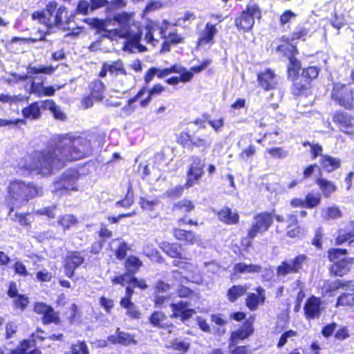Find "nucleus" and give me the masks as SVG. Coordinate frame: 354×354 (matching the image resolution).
I'll return each mask as SVG.
<instances>
[{
    "instance_id": "f03ea898",
    "label": "nucleus",
    "mask_w": 354,
    "mask_h": 354,
    "mask_svg": "<svg viewBox=\"0 0 354 354\" xmlns=\"http://www.w3.org/2000/svg\"><path fill=\"white\" fill-rule=\"evenodd\" d=\"M73 14H69L65 6H58V3L55 1L48 2L45 10L35 12L32 15V19H37L48 28L57 27L63 30L71 28L70 24L73 21Z\"/></svg>"
},
{
    "instance_id": "13d9d810",
    "label": "nucleus",
    "mask_w": 354,
    "mask_h": 354,
    "mask_svg": "<svg viewBox=\"0 0 354 354\" xmlns=\"http://www.w3.org/2000/svg\"><path fill=\"white\" fill-rule=\"evenodd\" d=\"M57 208V206L53 205L49 207H46L41 208L39 209H37L36 211V214L38 215H45L48 216V218H53L55 217V211Z\"/></svg>"
},
{
    "instance_id": "9b49d317",
    "label": "nucleus",
    "mask_w": 354,
    "mask_h": 354,
    "mask_svg": "<svg viewBox=\"0 0 354 354\" xmlns=\"http://www.w3.org/2000/svg\"><path fill=\"white\" fill-rule=\"evenodd\" d=\"M205 161L198 157L192 158V163L187 174L186 186L192 187L203 176Z\"/></svg>"
},
{
    "instance_id": "09e8293b",
    "label": "nucleus",
    "mask_w": 354,
    "mask_h": 354,
    "mask_svg": "<svg viewBox=\"0 0 354 354\" xmlns=\"http://www.w3.org/2000/svg\"><path fill=\"white\" fill-rule=\"evenodd\" d=\"M321 201V197L319 194H308L304 200V205L305 207L307 208H313L316 206H317Z\"/></svg>"
},
{
    "instance_id": "774afa93",
    "label": "nucleus",
    "mask_w": 354,
    "mask_h": 354,
    "mask_svg": "<svg viewBox=\"0 0 354 354\" xmlns=\"http://www.w3.org/2000/svg\"><path fill=\"white\" fill-rule=\"evenodd\" d=\"M90 9V3L85 0H81L79 1L77 6V12L82 15H87L88 10Z\"/></svg>"
},
{
    "instance_id": "2eb2a0df",
    "label": "nucleus",
    "mask_w": 354,
    "mask_h": 354,
    "mask_svg": "<svg viewBox=\"0 0 354 354\" xmlns=\"http://www.w3.org/2000/svg\"><path fill=\"white\" fill-rule=\"evenodd\" d=\"M84 261V257L81 255L80 252H73L68 254L65 261V274L71 278L74 274V271L80 266H81Z\"/></svg>"
},
{
    "instance_id": "58836bf2",
    "label": "nucleus",
    "mask_w": 354,
    "mask_h": 354,
    "mask_svg": "<svg viewBox=\"0 0 354 354\" xmlns=\"http://www.w3.org/2000/svg\"><path fill=\"white\" fill-rule=\"evenodd\" d=\"M164 90L165 88L162 85L159 84L154 85L151 88L147 90L148 96L140 102V106L142 107L147 106L153 96L160 94Z\"/></svg>"
},
{
    "instance_id": "423d86ee",
    "label": "nucleus",
    "mask_w": 354,
    "mask_h": 354,
    "mask_svg": "<svg viewBox=\"0 0 354 354\" xmlns=\"http://www.w3.org/2000/svg\"><path fill=\"white\" fill-rule=\"evenodd\" d=\"M272 222L273 216L270 213L262 212L256 215L249 230L248 237L253 239L258 234L266 232L271 226Z\"/></svg>"
},
{
    "instance_id": "a211bd4d",
    "label": "nucleus",
    "mask_w": 354,
    "mask_h": 354,
    "mask_svg": "<svg viewBox=\"0 0 354 354\" xmlns=\"http://www.w3.org/2000/svg\"><path fill=\"white\" fill-rule=\"evenodd\" d=\"M257 294L249 293L245 300L247 307L252 311L258 308L259 304H263L266 299L265 290L259 286L256 289Z\"/></svg>"
},
{
    "instance_id": "bf43d9fd",
    "label": "nucleus",
    "mask_w": 354,
    "mask_h": 354,
    "mask_svg": "<svg viewBox=\"0 0 354 354\" xmlns=\"http://www.w3.org/2000/svg\"><path fill=\"white\" fill-rule=\"evenodd\" d=\"M58 319L54 310L49 307V310H46L43 317V323L45 324L56 322Z\"/></svg>"
},
{
    "instance_id": "2f4dec72",
    "label": "nucleus",
    "mask_w": 354,
    "mask_h": 354,
    "mask_svg": "<svg viewBox=\"0 0 354 354\" xmlns=\"http://www.w3.org/2000/svg\"><path fill=\"white\" fill-rule=\"evenodd\" d=\"M109 341L113 344L118 343L124 346L131 343H136V341L131 335L127 333L120 332L119 329L117 330L116 335L109 337Z\"/></svg>"
},
{
    "instance_id": "412c9836",
    "label": "nucleus",
    "mask_w": 354,
    "mask_h": 354,
    "mask_svg": "<svg viewBox=\"0 0 354 354\" xmlns=\"http://www.w3.org/2000/svg\"><path fill=\"white\" fill-rule=\"evenodd\" d=\"M217 32L215 24L207 23L198 38V44L203 46L212 42Z\"/></svg>"
},
{
    "instance_id": "4be33fe9",
    "label": "nucleus",
    "mask_w": 354,
    "mask_h": 354,
    "mask_svg": "<svg viewBox=\"0 0 354 354\" xmlns=\"http://www.w3.org/2000/svg\"><path fill=\"white\" fill-rule=\"evenodd\" d=\"M169 23L164 20L161 26H156L158 29L161 37L166 39L171 44H178L183 42V37L178 35L176 32H170L167 35V28Z\"/></svg>"
},
{
    "instance_id": "052dcab7",
    "label": "nucleus",
    "mask_w": 354,
    "mask_h": 354,
    "mask_svg": "<svg viewBox=\"0 0 354 354\" xmlns=\"http://www.w3.org/2000/svg\"><path fill=\"white\" fill-rule=\"evenodd\" d=\"M29 303L28 298L24 295H19L16 299L14 300V304L17 308L24 310Z\"/></svg>"
},
{
    "instance_id": "864d4df0",
    "label": "nucleus",
    "mask_w": 354,
    "mask_h": 354,
    "mask_svg": "<svg viewBox=\"0 0 354 354\" xmlns=\"http://www.w3.org/2000/svg\"><path fill=\"white\" fill-rule=\"evenodd\" d=\"M267 151L275 158H284L288 155V151L281 147L268 149Z\"/></svg>"
},
{
    "instance_id": "1a4fd4ad",
    "label": "nucleus",
    "mask_w": 354,
    "mask_h": 354,
    "mask_svg": "<svg viewBox=\"0 0 354 354\" xmlns=\"http://www.w3.org/2000/svg\"><path fill=\"white\" fill-rule=\"evenodd\" d=\"M141 35L142 33L138 30L136 32L129 30L123 33L122 37L126 39L123 50L129 53L145 52L146 47L140 43Z\"/></svg>"
},
{
    "instance_id": "49530a36",
    "label": "nucleus",
    "mask_w": 354,
    "mask_h": 354,
    "mask_svg": "<svg viewBox=\"0 0 354 354\" xmlns=\"http://www.w3.org/2000/svg\"><path fill=\"white\" fill-rule=\"evenodd\" d=\"M334 12L335 15L331 19V24L334 28L339 30L347 24L345 15L346 13L342 12H339V13H338L335 9Z\"/></svg>"
},
{
    "instance_id": "e2e57ef3",
    "label": "nucleus",
    "mask_w": 354,
    "mask_h": 354,
    "mask_svg": "<svg viewBox=\"0 0 354 354\" xmlns=\"http://www.w3.org/2000/svg\"><path fill=\"white\" fill-rule=\"evenodd\" d=\"M297 333L292 330H288L283 333L277 344L278 348L283 347L288 342V339L296 336Z\"/></svg>"
},
{
    "instance_id": "c85d7f7f",
    "label": "nucleus",
    "mask_w": 354,
    "mask_h": 354,
    "mask_svg": "<svg viewBox=\"0 0 354 354\" xmlns=\"http://www.w3.org/2000/svg\"><path fill=\"white\" fill-rule=\"evenodd\" d=\"M348 241L351 246H354V221L347 225L345 231H341L336 239L337 244H342Z\"/></svg>"
},
{
    "instance_id": "ea45409f",
    "label": "nucleus",
    "mask_w": 354,
    "mask_h": 354,
    "mask_svg": "<svg viewBox=\"0 0 354 354\" xmlns=\"http://www.w3.org/2000/svg\"><path fill=\"white\" fill-rule=\"evenodd\" d=\"M348 261L344 259L337 261L333 266L332 272L337 276H342L348 271Z\"/></svg>"
},
{
    "instance_id": "4d7b16f0",
    "label": "nucleus",
    "mask_w": 354,
    "mask_h": 354,
    "mask_svg": "<svg viewBox=\"0 0 354 354\" xmlns=\"http://www.w3.org/2000/svg\"><path fill=\"white\" fill-rule=\"evenodd\" d=\"M319 75V68L316 66H309L306 69H304L301 73L303 77L308 80H313L316 78Z\"/></svg>"
},
{
    "instance_id": "bb28decb",
    "label": "nucleus",
    "mask_w": 354,
    "mask_h": 354,
    "mask_svg": "<svg viewBox=\"0 0 354 354\" xmlns=\"http://www.w3.org/2000/svg\"><path fill=\"white\" fill-rule=\"evenodd\" d=\"M41 107L43 109L50 110L55 119L59 120H64L66 119L65 113L53 100H46L41 101Z\"/></svg>"
},
{
    "instance_id": "5fc2aeb1",
    "label": "nucleus",
    "mask_w": 354,
    "mask_h": 354,
    "mask_svg": "<svg viewBox=\"0 0 354 354\" xmlns=\"http://www.w3.org/2000/svg\"><path fill=\"white\" fill-rule=\"evenodd\" d=\"M184 188L181 185H177L175 187L167 190L164 195L168 198H176L180 197L183 193Z\"/></svg>"
},
{
    "instance_id": "e433bc0d",
    "label": "nucleus",
    "mask_w": 354,
    "mask_h": 354,
    "mask_svg": "<svg viewBox=\"0 0 354 354\" xmlns=\"http://www.w3.org/2000/svg\"><path fill=\"white\" fill-rule=\"evenodd\" d=\"M117 245V248L115 250V254L118 259H123L127 255L128 250V246L125 242L121 239H114L111 243V248Z\"/></svg>"
},
{
    "instance_id": "7c9ffc66",
    "label": "nucleus",
    "mask_w": 354,
    "mask_h": 354,
    "mask_svg": "<svg viewBox=\"0 0 354 354\" xmlns=\"http://www.w3.org/2000/svg\"><path fill=\"white\" fill-rule=\"evenodd\" d=\"M156 68H155V67L150 68L148 70V71L146 73L145 77V86H144L142 87V88L138 91V93L136 94V95L135 97L129 100V104L136 102L138 99H140L145 95V93L147 92V85L151 82V80H153L154 76L156 75Z\"/></svg>"
},
{
    "instance_id": "680f3d73",
    "label": "nucleus",
    "mask_w": 354,
    "mask_h": 354,
    "mask_svg": "<svg viewBox=\"0 0 354 354\" xmlns=\"http://www.w3.org/2000/svg\"><path fill=\"white\" fill-rule=\"evenodd\" d=\"M308 36V31L303 28L296 29L292 34V40L301 39L305 40Z\"/></svg>"
},
{
    "instance_id": "f3484780",
    "label": "nucleus",
    "mask_w": 354,
    "mask_h": 354,
    "mask_svg": "<svg viewBox=\"0 0 354 354\" xmlns=\"http://www.w3.org/2000/svg\"><path fill=\"white\" fill-rule=\"evenodd\" d=\"M333 121L339 124L342 131L348 135H354V118L343 113H337Z\"/></svg>"
},
{
    "instance_id": "f8f14e48",
    "label": "nucleus",
    "mask_w": 354,
    "mask_h": 354,
    "mask_svg": "<svg viewBox=\"0 0 354 354\" xmlns=\"http://www.w3.org/2000/svg\"><path fill=\"white\" fill-rule=\"evenodd\" d=\"M56 68L52 66H44V65H39V66H29L27 68V74L26 75H17L15 74L14 76L15 79L19 81H26L27 80H30L31 82L32 80H37L38 79L37 76H33V75L37 74H45V75H51L55 71Z\"/></svg>"
},
{
    "instance_id": "3c124183",
    "label": "nucleus",
    "mask_w": 354,
    "mask_h": 354,
    "mask_svg": "<svg viewBox=\"0 0 354 354\" xmlns=\"http://www.w3.org/2000/svg\"><path fill=\"white\" fill-rule=\"evenodd\" d=\"M194 209V205L192 202L189 200L180 201L175 205V209L179 210L181 212H189Z\"/></svg>"
},
{
    "instance_id": "603ef678",
    "label": "nucleus",
    "mask_w": 354,
    "mask_h": 354,
    "mask_svg": "<svg viewBox=\"0 0 354 354\" xmlns=\"http://www.w3.org/2000/svg\"><path fill=\"white\" fill-rule=\"evenodd\" d=\"M288 236L290 238L299 237L301 234H304V230L297 225H292V224H288L287 226V232Z\"/></svg>"
},
{
    "instance_id": "ddd939ff",
    "label": "nucleus",
    "mask_w": 354,
    "mask_h": 354,
    "mask_svg": "<svg viewBox=\"0 0 354 354\" xmlns=\"http://www.w3.org/2000/svg\"><path fill=\"white\" fill-rule=\"evenodd\" d=\"M322 300L315 296L309 297L304 306V315L307 319H317L320 317L322 311Z\"/></svg>"
},
{
    "instance_id": "a18cd8bd",
    "label": "nucleus",
    "mask_w": 354,
    "mask_h": 354,
    "mask_svg": "<svg viewBox=\"0 0 354 354\" xmlns=\"http://www.w3.org/2000/svg\"><path fill=\"white\" fill-rule=\"evenodd\" d=\"M77 223V218L73 214H66L58 220V223L63 227L64 230H68Z\"/></svg>"
},
{
    "instance_id": "0eeeda50",
    "label": "nucleus",
    "mask_w": 354,
    "mask_h": 354,
    "mask_svg": "<svg viewBox=\"0 0 354 354\" xmlns=\"http://www.w3.org/2000/svg\"><path fill=\"white\" fill-rule=\"evenodd\" d=\"M306 257L300 254L292 259L284 261L278 266L277 274L278 277H285L288 274L298 273L303 268Z\"/></svg>"
},
{
    "instance_id": "393cba45",
    "label": "nucleus",
    "mask_w": 354,
    "mask_h": 354,
    "mask_svg": "<svg viewBox=\"0 0 354 354\" xmlns=\"http://www.w3.org/2000/svg\"><path fill=\"white\" fill-rule=\"evenodd\" d=\"M41 107V102H33L22 109V114L26 119L36 120L40 118Z\"/></svg>"
},
{
    "instance_id": "6ab92c4d",
    "label": "nucleus",
    "mask_w": 354,
    "mask_h": 354,
    "mask_svg": "<svg viewBox=\"0 0 354 354\" xmlns=\"http://www.w3.org/2000/svg\"><path fill=\"white\" fill-rule=\"evenodd\" d=\"M351 281H341L339 279L333 281H328L324 283L322 290L324 292L325 295L333 297L338 290L341 289L342 290H344L346 286H349L351 285Z\"/></svg>"
},
{
    "instance_id": "37998d69",
    "label": "nucleus",
    "mask_w": 354,
    "mask_h": 354,
    "mask_svg": "<svg viewBox=\"0 0 354 354\" xmlns=\"http://www.w3.org/2000/svg\"><path fill=\"white\" fill-rule=\"evenodd\" d=\"M125 266L129 272L135 274L142 266V262L138 258L134 256H130L127 258Z\"/></svg>"
},
{
    "instance_id": "f704fd0d",
    "label": "nucleus",
    "mask_w": 354,
    "mask_h": 354,
    "mask_svg": "<svg viewBox=\"0 0 354 354\" xmlns=\"http://www.w3.org/2000/svg\"><path fill=\"white\" fill-rule=\"evenodd\" d=\"M316 183L319 186L324 196L326 198L330 197V195L337 189V187L333 183L324 178H317Z\"/></svg>"
},
{
    "instance_id": "20e7f679",
    "label": "nucleus",
    "mask_w": 354,
    "mask_h": 354,
    "mask_svg": "<svg viewBox=\"0 0 354 354\" xmlns=\"http://www.w3.org/2000/svg\"><path fill=\"white\" fill-rule=\"evenodd\" d=\"M261 17V10L257 5L251 3L247 6L239 17L236 19L235 24L238 28L244 31L250 30L254 24L255 19Z\"/></svg>"
},
{
    "instance_id": "de8ad7c7",
    "label": "nucleus",
    "mask_w": 354,
    "mask_h": 354,
    "mask_svg": "<svg viewBox=\"0 0 354 354\" xmlns=\"http://www.w3.org/2000/svg\"><path fill=\"white\" fill-rule=\"evenodd\" d=\"M71 354H89L88 348L84 341H78L71 346Z\"/></svg>"
},
{
    "instance_id": "0e129e2a",
    "label": "nucleus",
    "mask_w": 354,
    "mask_h": 354,
    "mask_svg": "<svg viewBox=\"0 0 354 354\" xmlns=\"http://www.w3.org/2000/svg\"><path fill=\"white\" fill-rule=\"evenodd\" d=\"M256 149L254 145H250L248 148L244 149L242 152L239 154V158L241 160H247L254 155Z\"/></svg>"
},
{
    "instance_id": "8fccbe9b",
    "label": "nucleus",
    "mask_w": 354,
    "mask_h": 354,
    "mask_svg": "<svg viewBox=\"0 0 354 354\" xmlns=\"http://www.w3.org/2000/svg\"><path fill=\"white\" fill-rule=\"evenodd\" d=\"M289 76H296L300 69V62L293 56L289 57V65L288 67Z\"/></svg>"
},
{
    "instance_id": "c756f323",
    "label": "nucleus",
    "mask_w": 354,
    "mask_h": 354,
    "mask_svg": "<svg viewBox=\"0 0 354 354\" xmlns=\"http://www.w3.org/2000/svg\"><path fill=\"white\" fill-rule=\"evenodd\" d=\"M248 288L246 284L233 286L228 289L227 298L230 302H235L239 297L246 294Z\"/></svg>"
},
{
    "instance_id": "f257e3e1",
    "label": "nucleus",
    "mask_w": 354,
    "mask_h": 354,
    "mask_svg": "<svg viewBox=\"0 0 354 354\" xmlns=\"http://www.w3.org/2000/svg\"><path fill=\"white\" fill-rule=\"evenodd\" d=\"M93 138L91 133L56 136L44 151H35L27 160L21 161L19 166L30 174L48 175L53 169L63 167L66 162L90 156Z\"/></svg>"
},
{
    "instance_id": "aec40b11",
    "label": "nucleus",
    "mask_w": 354,
    "mask_h": 354,
    "mask_svg": "<svg viewBox=\"0 0 354 354\" xmlns=\"http://www.w3.org/2000/svg\"><path fill=\"white\" fill-rule=\"evenodd\" d=\"M344 292L337 298L335 306H348L354 305V283L351 281L349 286L343 290Z\"/></svg>"
},
{
    "instance_id": "473e14b6",
    "label": "nucleus",
    "mask_w": 354,
    "mask_h": 354,
    "mask_svg": "<svg viewBox=\"0 0 354 354\" xmlns=\"http://www.w3.org/2000/svg\"><path fill=\"white\" fill-rule=\"evenodd\" d=\"M160 248L169 257L172 258L183 259L181 256V246L177 243L162 242Z\"/></svg>"
},
{
    "instance_id": "6e6d98bb",
    "label": "nucleus",
    "mask_w": 354,
    "mask_h": 354,
    "mask_svg": "<svg viewBox=\"0 0 354 354\" xmlns=\"http://www.w3.org/2000/svg\"><path fill=\"white\" fill-rule=\"evenodd\" d=\"M323 216L335 219L341 216L340 210L337 207H328L322 210Z\"/></svg>"
},
{
    "instance_id": "4c0bfd02",
    "label": "nucleus",
    "mask_w": 354,
    "mask_h": 354,
    "mask_svg": "<svg viewBox=\"0 0 354 354\" xmlns=\"http://www.w3.org/2000/svg\"><path fill=\"white\" fill-rule=\"evenodd\" d=\"M354 7V0H334V9L339 12H347Z\"/></svg>"
},
{
    "instance_id": "dca6fc26",
    "label": "nucleus",
    "mask_w": 354,
    "mask_h": 354,
    "mask_svg": "<svg viewBox=\"0 0 354 354\" xmlns=\"http://www.w3.org/2000/svg\"><path fill=\"white\" fill-rule=\"evenodd\" d=\"M257 81L264 90H272L277 84V77L272 70L266 69L258 74Z\"/></svg>"
},
{
    "instance_id": "39448f33",
    "label": "nucleus",
    "mask_w": 354,
    "mask_h": 354,
    "mask_svg": "<svg viewBox=\"0 0 354 354\" xmlns=\"http://www.w3.org/2000/svg\"><path fill=\"white\" fill-rule=\"evenodd\" d=\"M332 97L339 104L346 109L354 108V96L352 90L345 84L336 83L334 84Z\"/></svg>"
},
{
    "instance_id": "5701e85b",
    "label": "nucleus",
    "mask_w": 354,
    "mask_h": 354,
    "mask_svg": "<svg viewBox=\"0 0 354 354\" xmlns=\"http://www.w3.org/2000/svg\"><path fill=\"white\" fill-rule=\"evenodd\" d=\"M39 333V331H37ZM32 339L24 340L21 344V347L19 348V354H41V351L38 348H35V341L36 337L39 338L40 339H43L44 337L39 336L38 334H33L32 336Z\"/></svg>"
},
{
    "instance_id": "7ed1b4c3",
    "label": "nucleus",
    "mask_w": 354,
    "mask_h": 354,
    "mask_svg": "<svg viewBox=\"0 0 354 354\" xmlns=\"http://www.w3.org/2000/svg\"><path fill=\"white\" fill-rule=\"evenodd\" d=\"M39 190L31 183L15 180L8 187L9 196L12 200V205L15 207L21 206L30 199L39 195Z\"/></svg>"
},
{
    "instance_id": "c9c22d12",
    "label": "nucleus",
    "mask_w": 354,
    "mask_h": 354,
    "mask_svg": "<svg viewBox=\"0 0 354 354\" xmlns=\"http://www.w3.org/2000/svg\"><path fill=\"white\" fill-rule=\"evenodd\" d=\"M109 73L111 75H127L126 70L122 60L118 59L116 61L106 62Z\"/></svg>"
},
{
    "instance_id": "a878e982",
    "label": "nucleus",
    "mask_w": 354,
    "mask_h": 354,
    "mask_svg": "<svg viewBox=\"0 0 354 354\" xmlns=\"http://www.w3.org/2000/svg\"><path fill=\"white\" fill-rule=\"evenodd\" d=\"M218 216L221 221L228 225L236 224L239 220V214L228 207L221 209L218 212Z\"/></svg>"
},
{
    "instance_id": "4468645a",
    "label": "nucleus",
    "mask_w": 354,
    "mask_h": 354,
    "mask_svg": "<svg viewBox=\"0 0 354 354\" xmlns=\"http://www.w3.org/2000/svg\"><path fill=\"white\" fill-rule=\"evenodd\" d=\"M171 307L173 317L180 318L181 321L189 319L195 313V310L191 308L190 304L183 301L171 304Z\"/></svg>"
},
{
    "instance_id": "a19ab883",
    "label": "nucleus",
    "mask_w": 354,
    "mask_h": 354,
    "mask_svg": "<svg viewBox=\"0 0 354 354\" xmlns=\"http://www.w3.org/2000/svg\"><path fill=\"white\" fill-rule=\"evenodd\" d=\"M14 207H15L12 206L10 208L9 214H8L10 219L14 221H17L21 226L29 225L31 223L30 219L27 217L29 215V214H24L21 213H15V214H12Z\"/></svg>"
},
{
    "instance_id": "69168bd1",
    "label": "nucleus",
    "mask_w": 354,
    "mask_h": 354,
    "mask_svg": "<svg viewBox=\"0 0 354 354\" xmlns=\"http://www.w3.org/2000/svg\"><path fill=\"white\" fill-rule=\"evenodd\" d=\"M140 204L143 209L153 211L158 205L157 201H149L145 198H140Z\"/></svg>"
},
{
    "instance_id": "9d476101",
    "label": "nucleus",
    "mask_w": 354,
    "mask_h": 354,
    "mask_svg": "<svg viewBox=\"0 0 354 354\" xmlns=\"http://www.w3.org/2000/svg\"><path fill=\"white\" fill-rule=\"evenodd\" d=\"M37 80H41V82H36L32 80L28 92L30 94L36 95L39 97L42 96H53L55 91L62 87V86L59 85L44 86L43 78L38 77Z\"/></svg>"
},
{
    "instance_id": "6e6552de",
    "label": "nucleus",
    "mask_w": 354,
    "mask_h": 354,
    "mask_svg": "<svg viewBox=\"0 0 354 354\" xmlns=\"http://www.w3.org/2000/svg\"><path fill=\"white\" fill-rule=\"evenodd\" d=\"M77 180V171L68 170L64 173L62 177L54 182L53 192L77 190L76 183Z\"/></svg>"
},
{
    "instance_id": "b1692460",
    "label": "nucleus",
    "mask_w": 354,
    "mask_h": 354,
    "mask_svg": "<svg viewBox=\"0 0 354 354\" xmlns=\"http://www.w3.org/2000/svg\"><path fill=\"white\" fill-rule=\"evenodd\" d=\"M173 234L176 239L184 241L186 245H194L198 242V236L192 231L176 228Z\"/></svg>"
},
{
    "instance_id": "cd10ccee",
    "label": "nucleus",
    "mask_w": 354,
    "mask_h": 354,
    "mask_svg": "<svg viewBox=\"0 0 354 354\" xmlns=\"http://www.w3.org/2000/svg\"><path fill=\"white\" fill-rule=\"evenodd\" d=\"M341 160L328 155L321 156L320 165L328 172H331L340 167Z\"/></svg>"
},
{
    "instance_id": "72a5a7b5",
    "label": "nucleus",
    "mask_w": 354,
    "mask_h": 354,
    "mask_svg": "<svg viewBox=\"0 0 354 354\" xmlns=\"http://www.w3.org/2000/svg\"><path fill=\"white\" fill-rule=\"evenodd\" d=\"M234 273H259L261 271L262 268L259 265L246 264L245 263H238L233 268Z\"/></svg>"
},
{
    "instance_id": "338daca9",
    "label": "nucleus",
    "mask_w": 354,
    "mask_h": 354,
    "mask_svg": "<svg viewBox=\"0 0 354 354\" xmlns=\"http://www.w3.org/2000/svg\"><path fill=\"white\" fill-rule=\"evenodd\" d=\"M109 2L108 0H90V10L91 11L107 6Z\"/></svg>"
},
{
    "instance_id": "c03bdc74",
    "label": "nucleus",
    "mask_w": 354,
    "mask_h": 354,
    "mask_svg": "<svg viewBox=\"0 0 354 354\" xmlns=\"http://www.w3.org/2000/svg\"><path fill=\"white\" fill-rule=\"evenodd\" d=\"M167 317L162 313L159 311L154 312L150 317V323L155 327L164 328L165 326V320Z\"/></svg>"
},
{
    "instance_id": "79ce46f5",
    "label": "nucleus",
    "mask_w": 354,
    "mask_h": 354,
    "mask_svg": "<svg viewBox=\"0 0 354 354\" xmlns=\"http://www.w3.org/2000/svg\"><path fill=\"white\" fill-rule=\"evenodd\" d=\"M252 332L250 326H245L244 328L233 332L231 335V340L233 343L236 344V341L247 338Z\"/></svg>"
}]
</instances>
